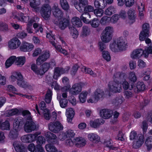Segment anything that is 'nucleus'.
<instances>
[{
	"label": "nucleus",
	"mask_w": 152,
	"mask_h": 152,
	"mask_svg": "<svg viewBox=\"0 0 152 152\" xmlns=\"http://www.w3.org/2000/svg\"><path fill=\"white\" fill-rule=\"evenodd\" d=\"M110 19V17L104 16L101 18L100 23L104 25L108 22Z\"/></svg>",
	"instance_id": "nucleus-60"
},
{
	"label": "nucleus",
	"mask_w": 152,
	"mask_h": 152,
	"mask_svg": "<svg viewBox=\"0 0 152 152\" xmlns=\"http://www.w3.org/2000/svg\"><path fill=\"white\" fill-rule=\"evenodd\" d=\"M49 129L54 133H58L62 130L63 127L61 123L58 121L50 122L48 124Z\"/></svg>",
	"instance_id": "nucleus-4"
},
{
	"label": "nucleus",
	"mask_w": 152,
	"mask_h": 152,
	"mask_svg": "<svg viewBox=\"0 0 152 152\" xmlns=\"http://www.w3.org/2000/svg\"><path fill=\"white\" fill-rule=\"evenodd\" d=\"M90 32V29L87 26H84L83 27L82 35L83 36H86L88 35Z\"/></svg>",
	"instance_id": "nucleus-54"
},
{
	"label": "nucleus",
	"mask_w": 152,
	"mask_h": 152,
	"mask_svg": "<svg viewBox=\"0 0 152 152\" xmlns=\"http://www.w3.org/2000/svg\"><path fill=\"white\" fill-rule=\"evenodd\" d=\"M28 148L30 151L32 152L35 151L37 149L36 145L35 146L33 143L30 144L28 146Z\"/></svg>",
	"instance_id": "nucleus-62"
},
{
	"label": "nucleus",
	"mask_w": 152,
	"mask_h": 152,
	"mask_svg": "<svg viewBox=\"0 0 152 152\" xmlns=\"http://www.w3.org/2000/svg\"><path fill=\"white\" fill-rule=\"evenodd\" d=\"M108 87L109 91L113 93L120 92L122 90L121 84L115 81L110 82Z\"/></svg>",
	"instance_id": "nucleus-5"
},
{
	"label": "nucleus",
	"mask_w": 152,
	"mask_h": 152,
	"mask_svg": "<svg viewBox=\"0 0 152 152\" xmlns=\"http://www.w3.org/2000/svg\"><path fill=\"white\" fill-rule=\"evenodd\" d=\"M40 4V0H32L29 3L30 7L32 8V10L36 12L39 11V7Z\"/></svg>",
	"instance_id": "nucleus-18"
},
{
	"label": "nucleus",
	"mask_w": 152,
	"mask_h": 152,
	"mask_svg": "<svg viewBox=\"0 0 152 152\" xmlns=\"http://www.w3.org/2000/svg\"><path fill=\"white\" fill-rule=\"evenodd\" d=\"M51 44L55 47L56 50L61 53L65 55L68 54L67 52L65 49H63L61 46L59 45L56 46V44L55 42L50 41Z\"/></svg>",
	"instance_id": "nucleus-28"
},
{
	"label": "nucleus",
	"mask_w": 152,
	"mask_h": 152,
	"mask_svg": "<svg viewBox=\"0 0 152 152\" xmlns=\"http://www.w3.org/2000/svg\"><path fill=\"white\" fill-rule=\"evenodd\" d=\"M69 29L71 31V34L72 37L74 38H77L78 34L77 29L72 26L69 27Z\"/></svg>",
	"instance_id": "nucleus-44"
},
{
	"label": "nucleus",
	"mask_w": 152,
	"mask_h": 152,
	"mask_svg": "<svg viewBox=\"0 0 152 152\" xmlns=\"http://www.w3.org/2000/svg\"><path fill=\"white\" fill-rule=\"evenodd\" d=\"M104 91L100 89H97L94 92V96L98 101L102 98L104 96Z\"/></svg>",
	"instance_id": "nucleus-27"
},
{
	"label": "nucleus",
	"mask_w": 152,
	"mask_h": 152,
	"mask_svg": "<svg viewBox=\"0 0 152 152\" xmlns=\"http://www.w3.org/2000/svg\"><path fill=\"white\" fill-rule=\"evenodd\" d=\"M45 136L49 140H52V142L53 144H58V138L56 135L50 132H47L45 133Z\"/></svg>",
	"instance_id": "nucleus-15"
},
{
	"label": "nucleus",
	"mask_w": 152,
	"mask_h": 152,
	"mask_svg": "<svg viewBox=\"0 0 152 152\" xmlns=\"http://www.w3.org/2000/svg\"><path fill=\"white\" fill-rule=\"evenodd\" d=\"M34 48V46L31 43L27 42H23L20 47L21 51L24 52H30Z\"/></svg>",
	"instance_id": "nucleus-12"
},
{
	"label": "nucleus",
	"mask_w": 152,
	"mask_h": 152,
	"mask_svg": "<svg viewBox=\"0 0 152 152\" xmlns=\"http://www.w3.org/2000/svg\"><path fill=\"white\" fill-rule=\"evenodd\" d=\"M23 115L27 120L31 119L32 118L30 112L28 110H24L22 112Z\"/></svg>",
	"instance_id": "nucleus-48"
},
{
	"label": "nucleus",
	"mask_w": 152,
	"mask_h": 152,
	"mask_svg": "<svg viewBox=\"0 0 152 152\" xmlns=\"http://www.w3.org/2000/svg\"><path fill=\"white\" fill-rule=\"evenodd\" d=\"M40 13L41 16L45 20H47L50 17L51 14V12L45 11L40 10Z\"/></svg>",
	"instance_id": "nucleus-49"
},
{
	"label": "nucleus",
	"mask_w": 152,
	"mask_h": 152,
	"mask_svg": "<svg viewBox=\"0 0 152 152\" xmlns=\"http://www.w3.org/2000/svg\"><path fill=\"white\" fill-rule=\"evenodd\" d=\"M90 15L88 12H84L83 13L80 17V19L85 23H88L89 21L87 18H90Z\"/></svg>",
	"instance_id": "nucleus-40"
},
{
	"label": "nucleus",
	"mask_w": 152,
	"mask_h": 152,
	"mask_svg": "<svg viewBox=\"0 0 152 152\" xmlns=\"http://www.w3.org/2000/svg\"><path fill=\"white\" fill-rule=\"evenodd\" d=\"M103 58L107 61H109L110 60V56L109 53L107 51L104 50L102 53Z\"/></svg>",
	"instance_id": "nucleus-56"
},
{
	"label": "nucleus",
	"mask_w": 152,
	"mask_h": 152,
	"mask_svg": "<svg viewBox=\"0 0 152 152\" xmlns=\"http://www.w3.org/2000/svg\"><path fill=\"white\" fill-rule=\"evenodd\" d=\"M10 78L11 80L13 82L15 81L16 79L17 80V81H18L21 80H23V76L21 73L18 72H13Z\"/></svg>",
	"instance_id": "nucleus-24"
},
{
	"label": "nucleus",
	"mask_w": 152,
	"mask_h": 152,
	"mask_svg": "<svg viewBox=\"0 0 152 152\" xmlns=\"http://www.w3.org/2000/svg\"><path fill=\"white\" fill-rule=\"evenodd\" d=\"M137 89H135L134 91L138 92L141 91H143L145 90L146 87L144 83L142 82H138L136 84Z\"/></svg>",
	"instance_id": "nucleus-34"
},
{
	"label": "nucleus",
	"mask_w": 152,
	"mask_h": 152,
	"mask_svg": "<svg viewBox=\"0 0 152 152\" xmlns=\"http://www.w3.org/2000/svg\"><path fill=\"white\" fill-rule=\"evenodd\" d=\"M143 52L145 57L148 56L149 54H152V46H150L147 49H145Z\"/></svg>",
	"instance_id": "nucleus-59"
},
{
	"label": "nucleus",
	"mask_w": 152,
	"mask_h": 152,
	"mask_svg": "<svg viewBox=\"0 0 152 152\" xmlns=\"http://www.w3.org/2000/svg\"><path fill=\"white\" fill-rule=\"evenodd\" d=\"M46 140L45 138L42 136L38 137L36 139V148L42 147V145L45 143Z\"/></svg>",
	"instance_id": "nucleus-30"
},
{
	"label": "nucleus",
	"mask_w": 152,
	"mask_h": 152,
	"mask_svg": "<svg viewBox=\"0 0 152 152\" xmlns=\"http://www.w3.org/2000/svg\"><path fill=\"white\" fill-rule=\"evenodd\" d=\"M127 14L129 19L132 20V22H134L136 17L135 10L132 9L130 8L128 10Z\"/></svg>",
	"instance_id": "nucleus-33"
},
{
	"label": "nucleus",
	"mask_w": 152,
	"mask_h": 152,
	"mask_svg": "<svg viewBox=\"0 0 152 152\" xmlns=\"http://www.w3.org/2000/svg\"><path fill=\"white\" fill-rule=\"evenodd\" d=\"M71 22L72 24L77 27H80L82 26L81 20L78 17H73L71 20Z\"/></svg>",
	"instance_id": "nucleus-32"
},
{
	"label": "nucleus",
	"mask_w": 152,
	"mask_h": 152,
	"mask_svg": "<svg viewBox=\"0 0 152 152\" xmlns=\"http://www.w3.org/2000/svg\"><path fill=\"white\" fill-rule=\"evenodd\" d=\"M54 23L58 25L59 27L62 30L65 29L68 26L69 22L68 20L66 18H61L57 20L55 19L54 21Z\"/></svg>",
	"instance_id": "nucleus-9"
},
{
	"label": "nucleus",
	"mask_w": 152,
	"mask_h": 152,
	"mask_svg": "<svg viewBox=\"0 0 152 152\" xmlns=\"http://www.w3.org/2000/svg\"><path fill=\"white\" fill-rule=\"evenodd\" d=\"M57 99L59 100L60 106L62 108H65L66 107L67 103V100L65 98H62L60 95H58Z\"/></svg>",
	"instance_id": "nucleus-31"
},
{
	"label": "nucleus",
	"mask_w": 152,
	"mask_h": 152,
	"mask_svg": "<svg viewBox=\"0 0 152 152\" xmlns=\"http://www.w3.org/2000/svg\"><path fill=\"white\" fill-rule=\"evenodd\" d=\"M24 119L21 117H18L15 120V122L13 124V128L16 131L18 130L24 124Z\"/></svg>",
	"instance_id": "nucleus-16"
},
{
	"label": "nucleus",
	"mask_w": 152,
	"mask_h": 152,
	"mask_svg": "<svg viewBox=\"0 0 152 152\" xmlns=\"http://www.w3.org/2000/svg\"><path fill=\"white\" fill-rule=\"evenodd\" d=\"M89 23L92 27L95 28L99 26L100 22L98 19L94 18L92 20L90 21Z\"/></svg>",
	"instance_id": "nucleus-46"
},
{
	"label": "nucleus",
	"mask_w": 152,
	"mask_h": 152,
	"mask_svg": "<svg viewBox=\"0 0 152 152\" xmlns=\"http://www.w3.org/2000/svg\"><path fill=\"white\" fill-rule=\"evenodd\" d=\"M129 78L132 82L133 83L135 82L137 80L135 73L134 72H130L129 73Z\"/></svg>",
	"instance_id": "nucleus-53"
},
{
	"label": "nucleus",
	"mask_w": 152,
	"mask_h": 152,
	"mask_svg": "<svg viewBox=\"0 0 152 152\" xmlns=\"http://www.w3.org/2000/svg\"><path fill=\"white\" fill-rule=\"evenodd\" d=\"M75 112L73 109L72 108H68L66 109V115L67 117V121L68 122H71L72 118L75 115Z\"/></svg>",
	"instance_id": "nucleus-23"
},
{
	"label": "nucleus",
	"mask_w": 152,
	"mask_h": 152,
	"mask_svg": "<svg viewBox=\"0 0 152 152\" xmlns=\"http://www.w3.org/2000/svg\"><path fill=\"white\" fill-rule=\"evenodd\" d=\"M36 129V125L32 119L26 121L24 126V131L27 133H30Z\"/></svg>",
	"instance_id": "nucleus-6"
},
{
	"label": "nucleus",
	"mask_w": 152,
	"mask_h": 152,
	"mask_svg": "<svg viewBox=\"0 0 152 152\" xmlns=\"http://www.w3.org/2000/svg\"><path fill=\"white\" fill-rule=\"evenodd\" d=\"M100 113L102 118L104 119H108L112 116L113 112L110 110L104 109L100 110Z\"/></svg>",
	"instance_id": "nucleus-19"
},
{
	"label": "nucleus",
	"mask_w": 152,
	"mask_h": 152,
	"mask_svg": "<svg viewBox=\"0 0 152 152\" xmlns=\"http://www.w3.org/2000/svg\"><path fill=\"white\" fill-rule=\"evenodd\" d=\"M46 151L48 152H58V150L54 146L51 144H48L45 146Z\"/></svg>",
	"instance_id": "nucleus-39"
},
{
	"label": "nucleus",
	"mask_w": 152,
	"mask_h": 152,
	"mask_svg": "<svg viewBox=\"0 0 152 152\" xmlns=\"http://www.w3.org/2000/svg\"><path fill=\"white\" fill-rule=\"evenodd\" d=\"M145 144L148 151H149L152 148V136L148 137L145 140Z\"/></svg>",
	"instance_id": "nucleus-38"
},
{
	"label": "nucleus",
	"mask_w": 152,
	"mask_h": 152,
	"mask_svg": "<svg viewBox=\"0 0 152 152\" xmlns=\"http://www.w3.org/2000/svg\"><path fill=\"white\" fill-rule=\"evenodd\" d=\"M113 31L112 27H106L102 33L101 39L102 41L105 43L109 42L112 39Z\"/></svg>",
	"instance_id": "nucleus-3"
},
{
	"label": "nucleus",
	"mask_w": 152,
	"mask_h": 152,
	"mask_svg": "<svg viewBox=\"0 0 152 152\" xmlns=\"http://www.w3.org/2000/svg\"><path fill=\"white\" fill-rule=\"evenodd\" d=\"M13 145L15 150L17 152H26L25 147L22 145L21 143L18 141H15L13 143Z\"/></svg>",
	"instance_id": "nucleus-17"
},
{
	"label": "nucleus",
	"mask_w": 152,
	"mask_h": 152,
	"mask_svg": "<svg viewBox=\"0 0 152 152\" xmlns=\"http://www.w3.org/2000/svg\"><path fill=\"white\" fill-rule=\"evenodd\" d=\"M75 145L77 147H83L86 143V140L82 137H76L74 139Z\"/></svg>",
	"instance_id": "nucleus-22"
},
{
	"label": "nucleus",
	"mask_w": 152,
	"mask_h": 152,
	"mask_svg": "<svg viewBox=\"0 0 152 152\" xmlns=\"http://www.w3.org/2000/svg\"><path fill=\"white\" fill-rule=\"evenodd\" d=\"M52 91L50 89H48L45 98V101L47 103L49 104L50 102L52 99Z\"/></svg>",
	"instance_id": "nucleus-37"
},
{
	"label": "nucleus",
	"mask_w": 152,
	"mask_h": 152,
	"mask_svg": "<svg viewBox=\"0 0 152 152\" xmlns=\"http://www.w3.org/2000/svg\"><path fill=\"white\" fill-rule=\"evenodd\" d=\"M88 92L86 91H82L79 95V98L80 102L83 103L85 102Z\"/></svg>",
	"instance_id": "nucleus-43"
},
{
	"label": "nucleus",
	"mask_w": 152,
	"mask_h": 152,
	"mask_svg": "<svg viewBox=\"0 0 152 152\" xmlns=\"http://www.w3.org/2000/svg\"><path fill=\"white\" fill-rule=\"evenodd\" d=\"M50 57V52L49 51H46L43 54L40 56L36 60L37 63L38 65L46 61Z\"/></svg>",
	"instance_id": "nucleus-13"
},
{
	"label": "nucleus",
	"mask_w": 152,
	"mask_h": 152,
	"mask_svg": "<svg viewBox=\"0 0 152 152\" xmlns=\"http://www.w3.org/2000/svg\"><path fill=\"white\" fill-rule=\"evenodd\" d=\"M70 69L69 67H67V70H65L61 67H57L54 68L53 77L55 80H57L61 74L65 73L68 71Z\"/></svg>",
	"instance_id": "nucleus-10"
},
{
	"label": "nucleus",
	"mask_w": 152,
	"mask_h": 152,
	"mask_svg": "<svg viewBox=\"0 0 152 152\" xmlns=\"http://www.w3.org/2000/svg\"><path fill=\"white\" fill-rule=\"evenodd\" d=\"M43 112L44 118L47 120H49L51 117L50 111L47 109L44 110Z\"/></svg>",
	"instance_id": "nucleus-50"
},
{
	"label": "nucleus",
	"mask_w": 152,
	"mask_h": 152,
	"mask_svg": "<svg viewBox=\"0 0 152 152\" xmlns=\"http://www.w3.org/2000/svg\"><path fill=\"white\" fill-rule=\"evenodd\" d=\"M115 12V8L113 6H110L106 9L104 12V14L107 15H111Z\"/></svg>",
	"instance_id": "nucleus-35"
},
{
	"label": "nucleus",
	"mask_w": 152,
	"mask_h": 152,
	"mask_svg": "<svg viewBox=\"0 0 152 152\" xmlns=\"http://www.w3.org/2000/svg\"><path fill=\"white\" fill-rule=\"evenodd\" d=\"M39 134L38 133L36 132L34 134H30L24 135L21 137V140L23 142H31L34 141Z\"/></svg>",
	"instance_id": "nucleus-8"
},
{
	"label": "nucleus",
	"mask_w": 152,
	"mask_h": 152,
	"mask_svg": "<svg viewBox=\"0 0 152 152\" xmlns=\"http://www.w3.org/2000/svg\"><path fill=\"white\" fill-rule=\"evenodd\" d=\"M21 44L20 40L15 37L11 39L8 42V47L11 49H15L18 48Z\"/></svg>",
	"instance_id": "nucleus-11"
},
{
	"label": "nucleus",
	"mask_w": 152,
	"mask_h": 152,
	"mask_svg": "<svg viewBox=\"0 0 152 152\" xmlns=\"http://www.w3.org/2000/svg\"><path fill=\"white\" fill-rule=\"evenodd\" d=\"M18 15L20 18V21L24 22H27L29 20V17L28 16H25L24 14L20 13L18 14Z\"/></svg>",
	"instance_id": "nucleus-47"
},
{
	"label": "nucleus",
	"mask_w": 152,
	"mask_h": 152,
	"mask_svg": "<svg viewBox=\"0 0 152 152\" xmlns=\"http://www.w3.org/2000/svg\"><path fill=\"white\" fill-rule=\"evenodd\" d=\"M142 30L139 35V39L140 41L145 40L146 37H148L149 33L150 26L148 23L144 24L142 26Z\"/></svg>",
	"instance_id": "nucleus-7"
},
{
	"label": "nucleus",
	"mask_w": 152,
	"mask_h": 152,
	"mask_svg": "<svg viewBox=\"0 0 152 152\" xmlns=\"http://www.w3.org/2000/svg\"><path fill=\"white\" fill-rule=\"evenodd\" d=\"M78 7L77 9L80 12H83L84 7L88 4V0H78Z\"/></svg>",
	"instance_id": "nucleus-29"
},
{
	"label": "nucleus",
	"mask_w": 152,
	"mask_h": 152,
	"mask_svg": "<svg viewBox=\"0 0 152 152\" xmlns=\"http://www.w3.org/2000/svg\"><path fill=\"white\" fill-rule=\"evenodd\" d=\"M104 0H95L94 5L96 7L98 8L101 6L103 7V6L104 5Z\"/></svg>",
	"instance_id": "nucleus-51"
},
{
	"label": "nucleus",
	"mask_w": 152,
	"mask_h": 152,
	"mask_svg": "<svg viewBox=\"0 0 152 152\" xmlns=\"http://www.w3.org/2000/svg\"><path fill=\"white\" fill-rule=\"evenodd\" d=\"M16 64L19 66H22L26 61L25 56H20L16 58L15 56H12L8 59L5 62V66L7 68L10 66L15 61Z\"/></svg>",
	"instance_id": "nucleus-2"
},
{
	"label": "nucleus",
	"mask_w": 152,
	"mask_h": 152,
	"mask_svg": "<svg viewBox=\"0 0 152 152\" xmlns=\"http://www.w3.org/2000/svg\"><path fill=\"white\" fill-rule=\"evenodd\" d=\"M60 3L61 7L64 10L67 11L69 9V6L66 0H60Z\"/></svg>",
	"instance_id": "nucleus-42"
},
{
	"label": "nucleus",
	"mask_w": 152,
	"mask_h": 152,
	"mask_svg": "<svg viewBox=\"0 0 152 152\" xmlns=\"http://www.w3.org/2000/svg\"><path fill=\"white\" fill-rule=\"evenodd\" d=\"M51 8L50 6L48 4H44L41 7V11L51 12Z\"/></svg>",
	"instance_id": "nucleus-55"
},
{
	"label": "nucleus",
	"mask_w": 152,
	"mask_h": 152,
	"mask_svg": "<svg viewBox=\"0 0 152 152\" xmlns=\"http://www.w3.org/2000/svg\"><path fill=\"white\" fill-rule=\"evenodd\" d=\"M1 129L3 130H9L10 129V124L8 121L6 120L5 122L0 124Z\"/></svg>",
	"instance_id": "nucleus-45"
},
{
	"label": "nucleus",
	"mask_w": 152,
	"mask_h": 152,
	"mask_svg": "<svg viewBox=\"0 0 152 152\" xmlns=\"http://www.w3.org/2000/svg\"><path fill=\"white\" fill-rule=\"evenodd\" d=\"M143 142L142 137H140L137 140L134 142L133 147L135 148H138L142 145Z\"/></svg>",
	"instance_id": "nucleus-36"
},
{
	"label": "nucleus",
	"mask_w": 152,
	"mask_h": 152,
	"mask_svg": "<svg viewBox=\"0 0 152 152\" xmlns=\"http://www.w3.org/2000/svg\"><path fill=\"white\" fill-rule=\"evenodd\" d=\"M53 15L56 18L55 19L57 20L63 18V13L62 11L58 7V6L54 5L53 7Z\"/></svg>",
	"instance_id": "nucleus-14"
},
{
	"label": "nucleus",
	"mask_w": 152,
	"mask_h": 152,
	"mask_svg": "<svg viewBox=\"0 0 152 152\" xmlns=\"http://www.w3.org/2000/svg\"><path fill=\"white\" fill-rule=\"evenodd\" d=\"M65 133L67 137H73L75 135L74 131L71 129L68 130L65 132Z\"/></svg>",
	"instance_id": "nucleus-58"
},
{
	"label": "nucleus",
	"mask_w": 152,
	"mask_h": 152,
	"mask_svg": "<svg viewBox=\"0 0 152 152\" xmlns=\"http://www.w3.org/2000/svg\"><path fill=\"white\" fill-rule=\"evenodd\" d=\"M104 12V11L101 9H96L94 11L95 15L99 17H101L103 15Z\"/></svg>",
	"instance_id": "nucleus-52"
},
{
	"label": "nucleus",
	"mask_w": 152,
	"mask_h": 152,
	"mask_svg": "<svg viewBox=\"0 0 152 152\" xmlns=\"http://www.w3.org/2000/svg\"><path fill=\"white\" fill-rule=\"evenodd\" d=\"M144 54L143 50L141 49H137L134 50L132 53L131 57L133 59H137Z\"/></svg>",
	"instance_id": "nucleus-20"
},
{
	"label": "nucleus",
	"mask_w": 152,
	"mask_h": 152,
	"mask_svg": "<svg viewBox=\"0 0 152 152\" xmlns=\"http://www.w3.org/2000/svg\"><path fill=\"white\" fill-rule=\"evenodd\" d=\"M88 139L92 142L97 143L100 140V138L96 134L91 133L89 134L88 136Z\"/></svg>",
	"instance_id": "nucleus-25"
},
{
	"label": "nucleus",
	"mask_w": 152,
	"mask_h": 152,
	"mask_svg": "<svg viewBox=\"0 0 152 152\" xmlns=\"http://www.w3.org/2000/svg\"><path fill=\"white\" fill-rule=\"evenodd\" d=\"M126 41L119 37L110 44V48L114 52H118L125 50L127 46Z\"/></svg>",
	"instance_id": "nucleus-1"
},
{
	"label": "nucleus",
	"mask_w": 152,
	"mask_h": 152,
	"mask_svg": "<svg viewBox=\"0 0 152 152\" xmlns=\"http://www.w3.org/2000/svg\"><path fill=\"white\" fill-rule=\"evenodd\" d=\"M17 84L20 87L24 88H26L27 87V85L23 80H20L17 81Z\"/></svg>",
	"instance_id": "nucleus-64"
},
{
	"label": "nucleus",
	"mask_w": 152,
	"mask_h": 152,
	"mask_svg": "<svg viewBox=\"0 0 152 152\" xmlns=\"http://www.w3.org/2000/svg\"><path fill=\"white\" fill-rule=\"evenodd\" d=\"M82 71L88 74L93 77H96V74L91 70L90 68H87L85 66H83L82 68Z\"/></svg>",
	"instance_id": "nucleus-41"
},
{
	"label": "nucleus",
	"mask_w": 152,
	"mask_h": 152,
	"mask_svg": "<svg viewBox=\"0 0 152 152\" xmlns=\"http://www.w3.org/2000/svg\"><path fill=\"white\" fill-rule=\"evenodd\" d=\"M104 123V121L102 118L96 119L94 121H91L90 123L91 126L94 128H96L100 125L103 124Z\"/></svg>",
	"instance_id": "nucleus-26"
},
{
	"label": "nucleus",
	"mask_w": 152,
	"mask_h": 152,
	"mask_svg": "<svg viewBox=\"0 0 152 152\" xmlns=\"http://www.w3.org/2000/svg\"><path fill=\"white\" fill-rule=\"evenodd\" d=\"M134 3V0H124L125 4L127 7H130L132 6Z\"/></svg>",
	"instance_id": "nucleus-63"
},
{
	"label": "nucleus",
	"mask_w": 152,
	"mask_h": 152,
	"mask_svg": "<svg viewBox=\"0 0 152 152\" xmlns=\"http://www.w3.org/2000/svg\"><path fill=\"white\" fill-rule=\"evenodd\" d=\"M122 99L120 97H116L115 99L114 100L113 102V104H114L116 106L121 104L122 102Z\"/></svg>",
	"instance_id": "nucleus-61"
},
{
	"label": "nucleus",
	"mask_w": 152,
	"mask_h": 152,
	"mask_svg": "<svg viewBox=\"0 0 152 152\" xmlns=\"http://www.w3.org/2000/svg\"><path fill=\"white\" fill-rule=\"evenodd\" d=\"M82 90L81 86L79 83H76L73 85L71 89V92L73 95H76Z\"/></svg>",
	"instance_id": "nucleus-21"
},
{
	"label": "nucleus",
	"mask_w": 152,
	"mask_h": 152,
	"mask_svg": "<svg viewBox=\"0 0 152 152\" xmlns=\"http://www.w3.org/2000/svg\"><path fill=\"white\" fill-rule=\"evenodd\" d=\"M19 112L18 109H14L8 111L7 113L8 114L7 115V116H10L15 115L17 114Z\"/></svg>",
	"instance_id": "nucleus-57"
}]
</instances>
